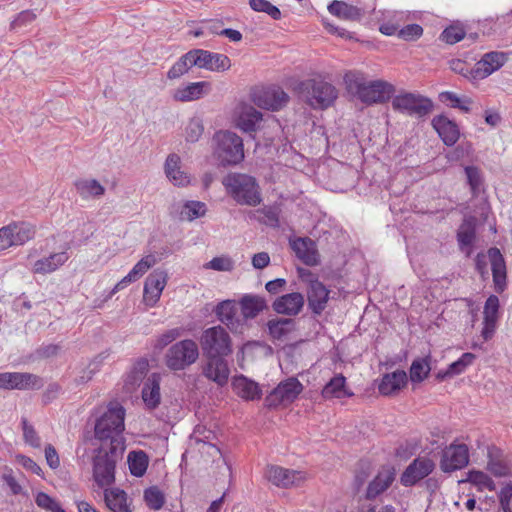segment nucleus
<instances>
[{"label":"nucleus","instance_id":"nucleus-28","mask_svg":"<svg viewBox=\"0 0 512 512\" xmlns=\"http://www.w3.org/2000/svg\"><path fill=\"white\" fill-rule=\"evenodd\" d=\"M218 320L227 326L232 332H241L243 328L242 320L236 318V307L233 301L225 300L220 302L214 310Z\"/></svg>","mask_w":512,"mask_h":512},{"label":"nucleus","instance_id":"nucleus-49","mask_svg":"<svg viewBox=\"0 0 512 512\" xmlns=\"http://www.w3.org/2000/svg\"><path fill=\"white\" fill-rule=\"evenodd\" d=\"M204 132V125L200 118H191L185 127V139L187 142H197Z\"/></svg>","mask_w":512,"mask_h":512},{"label":"nucleus","instance_id":"nucleus-25","mask_svg":"<svg viewBox=\"0 0 512 512\" xmlns=\"http://www.w3.org/2000/svg\"><path fill=\"white\" fill-rule=\"evenodd\" d=\"M488 256L491 262L495 291L502 293L507 286V272L504 257L498 248H490Z\"/></svg>","mask_w":512,"mask_h":512},{"label":"nucleus","instance_id":"nucleus-56","mask_svg":"<svg viewBox=\"0 0 512 512\" xmlns=\"http://www.w3.org/2000/svg\"><path fill=\"white\" fill-rule=\"evenodd\" d=\"M204 268L228 272L234 268V261L229 256L214 257L204 265Z\"/></svg>","mask_w":512,"mask_h":512},{"label":"nucleus","instance_id":"nucleus-19","mask_svg":"<svg viewBox=\"0 0 512 512\" xmlns=\"http://www.w3.org/2000/svg\"><path fill=\"white\" fill-rule=\"evenodd\" d=\"M267 479L275 486L289 488L298 486L305 481V474L301 471L290 470L280 466H269L266 471Z\"/></svg>","mask_w":512,"mask_h":512},{"label":"nucleus","instance_id":"nucleus-21","mask_svg":"<svg viewBox=\"0 0 512 512\" xmlns=\"http://www.w3.org/2000/svg\"><path fill=\"white\" fill-rule=\"evenodd\" d=\"M290 246L297 258L308 266H316L320 263V255L314 240L309 237H299L290 240Z\"/></svg>","mask_w":512,"mask_h":512},{"label":"nucleus","instance_id":"nucleus-8","mask_svg":"<svg viewBox=\"0 0 512 512\" xmlns=\"http://www.w3.org/2000/svg\"><path fill=\"white\" fill-rule=\"evenodd\" d=\"M200 346L205 357H226L232 353V339L221 325L205 329L200 337Z\"/></svg>","mask_w":512,"mask_h":512},{"label":"nucleus","instance_id":"nucleus-30","mask_svg":"<svg viewBox=\"0 0 512 512\" xmlns=\"http://www.w3.org/2000/svg\"><path fill=\"white\" fill-rule=\"evenodd\" d=\"M165 174L175 186H186L190 176L182 170L181 159L177 154H170L165 162Z\"/></svg>","mask_w":512,"mask_h":512},{"label":"nucleus","instance_id":"nucleus-57","mask_svg":"<svg viewBox=\"0 0 512 512\" xmlns=\"http://www.w3.org/2000/svg\"><path fill=\"white\" fill-rule=\"evenodd\" d=\"M155 264V256L147 255L135 264V266L129 272L130 276H133L136 280H138Z\"/></svg>","mask_w":512,"mask_h":512},{"label":"nucleus","instance_id":"nucleus-7","mask_svg":"<svg viewBox=\"0 0 512 512\" xmlns=\"http://www.w3.org/2000/svg\"><path fill=\"white\" fill-rule=\"evenodd\" d=\"M394 111L417 119L428 116L434 108L432 100L420 93L402 91L392 98Z\"/></svg>","mask_w":512,"mask_h":512},{"label":"nucleus","instance_id":"nucleus-43","mask_svg":"<svg viewBox=\"0 0 512 512\" xmlns=\"http://www.w3.org/2000/svg\"><path fill=\"white\" fill-rule=\"evenodd\" d=\"M148 456L144 451H132L128 454V464L132 475L141 477L148 467Z\"/></svg>","mask_w":512,"mask_h":512},{"label":"nucleus","instance_id":"nucleus-6","mask_svg":"<svg viewBox=\"0 0 512 512\" xmlns=\"http://www.w3.org/2000/svg\"><path fill=\"white\" fill-rule=\"evenodd\" d=\"M216 147L214 155L220 165H237L244 159L243 140L231 131H219L215 134Z\"/></svg>","mask_w":512,"mask_h":512},{"label":"nucleus","instance_id":"nucleus-48","mask_svg":"<svg viewBox=\"0 0 512 512\" xmlns=\"http://www.w3.org/2000/svg\"><path fill=\"white\" fill-rule=\"evenodd\" d=\"M439 100L442 103L449 104L452 108H458L464 112H469L470 110L471 100L469 98L461 99L454 92H441L439 94Z\"/></svg>","mask_w":512,"mask_h":512},{"label":"nucleus","instance_id":"nucleus-3","mask_svg":"<svg viewBox=\"0 0 512 512\" xmlns=\"http://www.w3.org/2000/svg\"><path fill=\"white\" fill-rule=\"evenodd\" d=\"M300 98L313 109H327L338 97L336 87L323 79H307L297 87Z\"/></svg>","mask_w":512,"mask_h":512},{"label":"nucleus","instance_id":"nucleus-46","mask_svg":"<svg viewBox=\"0 0 512 512\" xmlns=\"http://www.w3.org/2000/svg\"><path fill=\"white\" fill-rule=\"evenodd\" d=\"M476 359L475 354L467 352L464 353L457 361L451 363L442 377H452L459 375L465 371Z\"/></svg>","mask_w":512,"mask_h":512},{"label":"nucleus","instance_id":"nucleus-51","mask_svg":"<svg viewBox=\"0 0 512 512\" xmlns=\"http://www.w3.org/2000/svg\"><path fill=\"white\" fill-rule=\"evenodd\" d=\"M148 371V362L146 360H141L137 362L131 372L128 374L126 379V384L131 386H137L144 379L146 373Z\"/></svg>","mask_w":512,"mask_h":512},{"label":"nucleus","instance_id":"nucleus-1","mask_svg":"<svg viewBox=\"0 0 512 512\" xmlns=\"http://www.w3.org/2000/svg\"><path fill=\"white\" fill-rule=\"evenodd\" d=\"M124 419V407L118 402H110L106 411L96 420L95 438L107 446L124 447L122 437L125 429Z\"/></svg>","mask_w":512,"mask_h":512},{"label":"nucleus","instance_id":"nucleus-24","mask_svg":"<svg viewBox=\"0 0 512 512\" xmlns=\"http://www.w3.org/2000/svg\"><path fill=\"white\" fill-rule=\"evenodd\" d=\"M203 375L219 386H224L229 379L230 370L225 357H206Z\"/></svg>","mask_w":512,"mask_h":512},{"label":"nucleus","instance_id":"nucleus-55","mask_svg":"<svg viewBox=\"0 0 512 512\" xmlns=\"http://www.w3.org/2000/svg\"><path fill=\"white\" fill-rule=\"evenodd\" d=\"M430 366L425 359L413 361L410 368V378L413 382L423 381L429 374Z\"/></svg>","mask_w":512,"mask_h":512},{"label":"nucleus","instance_id":"nucleus-15","mask_svg":"<svg viewBox=\"0 0 512 512\" xmlns=\"http://www.w3.org/2000/svg\"><path fill=\"white\" fill-rule=\"evenodd\" d=\"M192 54L193 63L198 68L213 72H224L231 68V60L225 54L203 49H194Z\"/></svg>","mask_w":512,"mask_h":512},{"label":"nucleus","instance_id":"nucleus-63","mask_svg":"<svg viewBox=\"0 0 512 512\" xmlns=\"http://www.w3.org/2000/svg\"><path fill=\"white\" fill-rule=\"evenodd\" d=\"M500 504L504 512H512V484H506L499 495Z\"/></svg>","mask_w":512,"mask_h":512},{"label":"nucleus","instance_id":"nucleus-29","mask_svg":"<svg viewBox=\"0 0 512 512\" xmlns=\"http://www.w3.org/2000/svg\"><path fill=\"white\" fill-rule=\"evenodd\" d=\"M432 126L447 146H452L458 141L460 135L458 126L446 116L434 117Z\"/></svg>","mask_w":512,"mask_h":512},{"label":"nucleus","instance_id":"nucleus-5","mask_svg":"<svg viewBox=\"0 0 512 512\" xmlns=\"http://www.w3.org/2000/svg\"><path fill=\"white\" fill-rule=\"evenodd\" d=\"M124 447L101 444L94 451L93 478L99 487H106L115 481L116 463L122 457Z\"/></svg>","mask_w":512,"mask_h":512},{"label":"nucleus","instance_id":"nucleus-50","mask_svg":"<svg viewBox=\"0 0 512 512\" xmlns=\"http://www.w3.org/2000/svg\"><path fill=\"white\" fill-rule=\"evenodd\" d=\"M144 499L146 504L154 509L159 510L164 505V494L156 486H152L144 491Z\"/></svg>","mask_w":512,"mask_h":512},{"label":"nucleus","instance_id":"nucleus-27","mask_svg":"<svg viewBox=\"0 0 512 512\" xmlns=\"http://www.w3.org/2000/svg\"><path fill=\"white\" fill-rule=\"evenodd\" d=\"M211 89V83L208 81L193 82L177 88L173 98L179 102L195 101L209 94Z\"/></svg>","mask_w":512,"mask_h":512},{"label":"nucleus","instance_id":"nucleus-59","mask_svg":"<svg viewBox=\"0 0 512 512\" xmlns=\"http://www.w3.org/2000/svg\"><path fill=\"white\" fill-rule=\"evenodd\" d=\"M499 299L496 295H490L484 305V320L498 321Z\"/></svg>","mask_w":512,"mask_h":512},{"label":"nucleus","instance_id":"nucleus-17","mask_svg":"<svg viewBox=\"0 0 512 512\" xmlns=\"http://www.w3.org/2000/svg\"><path fill=\"white\" fill-rule=\"evenodd\" d=\"M233 117L238 128L244 132H254L262 121L263 115L252 104L240 102L234 108Z\"/></svg>","mask_w":512,"mask_h":512},{"label":"nucleus","instance_id":"nucleus-44","mask_svg":"<svg viewBox=\"0 0 512 512\" xmlns=\"http://www.w3.org/2000/svg\"><path fill=\"white\" fill-rule=\"evenodd\" d=\"M17 390H37L43 386L39 376L27 372H14Z\"/></svg>","mask_w":512,"mask_h":512},{"label":"nucleus","instance_id":"nucleus-47","mask_svg":"<svg viewBox=\"0 0 512 512\" xmlns=\"http://www.w3.org/2000/svg\"><path fill=\"white\" fill-rule=\"evenodd\" d=\"M468 481L475 485L478 490H495V483L490 476L482 471H470L468 474Z\"/></svg>","mask_w":512,"mask_h":512},{"label":"nucleus","instance_id":"nucleus-36","mask_svg":"<svg viewBox=\"0 0 512 512\" xmlns=\"http://www.w3.org/2000/svg\"><path fill=\"white\" fill-rule=\"evenodd\" d=\"M239 304L244 319H253L267 308L266 301L263 297L252 294L244 295Z\"/></svg>","mask_w":512,"mask_h":512},{"label":"nucleus","instance_id":"nucleus-11","mask_svg":"<svg viewBox=\"0 0 512 512\" xmlns=\"http://www.w3.org/2000/svg\"><path fill=\"white\" fill-rule=\"evenodd\" d=\"M303 391V385L295 378L290 377L281 381L265 398V406L273 409L279 406L286 407L294 402Z\"/></svg>","mask_w":512,"mask_h":512},{"label":"nucleus","instance_id":"nucleus-40","mask_svg":"<svg viewBox=\"0 0 512 512\" xmlns=\"http://www.w3.org/2000/svg\"><path fill=\"white\" fill-rule=\"evenodd\" d=\"M328 11L342 20L349 21L358 20L362 15L361 10L358 7L338 0H334L328 5Z\"/></svg>","mask_w":512,"mask_h":512},{"label":"nucleus","instance_id":"nucleus-60","mask_svg":"<svg viewBox=\"0 0 512 512\" xmlns=\"http://www.w3.org/2000/svg\"><path fill=\"white\" fill-rule=\"evenodd\" d=\"M465 36V32L463 28L457 26H450L446 28L442 34L441 38L448 44H455L462 40Z\"/></svg>","mask_w":512,"mask_h":512},{"label":"nucleus","instance_id":"nucleus-4","mask_svg":"<svg viewBox=\"0 0 512 512\" xmlns=\"http://www.w3.org/2000/svg\"><path fill=\"white\" fill-rule=\"evenodd\" d=\"M227 192L240 205L257 206L262 198L259 186L252 176L230 173L222 181Z\"/></svg>","mask_w":512,"mask_h":512},{"label":"nucleus","instance_id":"nucleus-26","mask_svg":"<svg viewBox=\"0 0 512 512\" xmlns=\"http://www.w3.org/2000/svg\"><path fill=\"white\" fill-rule=\"evenodd\" d=\"M304 306V296L301 293L293 292L278 297L273 302V309L279 314L296 316Z\"/></svg>","mask_w":512,"mask_h":512},{"label":"nucleus","instance_id":"nucleus-12","mask_svg":"<svg viewBox=\"0 0 512 512\" xmlns=\"http://www.w3.org/2000/svg\"><path fill=\"white\" fill-rule=\"evenodd\" d=\"M36 234L35 226L28 222H12L0 228L1 248L24 245Z\"/></svg>","mask_w":512,"mask_h":512},{"label":"nucleus","instance_id":"nucleus-64","mask_svg":"<svg viewBox=\"0 0 512 512\" xmlns=\"http://www.w3.org/2000/svg\"><path fill=\"white\" fill-rule=\"evenodd\" d=\"M423 29L420 25L409 24L399 31V36L404 40H413L420 37Z\"/></svg>","mask_w":512,"mask_h":512},{"label":"nucleus","instance_id":"nucleus-16","mask_svg":"<svg viewBox=\"0 0 512 512\" xmlns=\"http://www.w3.org/2000/svg\"><path fill=\"white\" fill-rule=\"evenodd\" d=\"M507 54L504 52L492 51L483 57L469 70V77L474 80H481L490 76L500 69L507 61Z\"/></svg>","mask_w":512,"mask_h":512},{"label":"nucleus","instance_id":"nucleus-35","mask_svg":"<svg viewBox=\"0 0 512 512\" xmlns=\"http://www.w3.org/2000/svg\"><path fill=\"white\" fill-rule=\"evenodd\" d=\"M232 386L235 393L244 400L253 401L261 397L258 383L243 375L235 377Z\"/></svg>","mask_w":512,"mask_h":512},{"label":"nucleus","instance_id":"nucleus-10","mask_svg":"<svg viewBox=\"0 0 512 512\" xmlns=\"http://www.w3.org/2000/svg\"><path fill=\"white\" fill-rule=\"evenodd\" d=\"M199 357V348L192 339H184L173 344L165 355V362L169 369L184 370L194 364Z\"/></svg>","mask_w":512,"mask_h":512},{"label":"nucleus","instance_id":"nucleus-31","mask_svg":"<svg viewBox=\"0 0 512 512\" xmlns=\"http://www.w3.org/2000/svg\"><path fill=\"white\" fill-rule=\"evenodd\" d=\"M487 456V469L495 477H506L511 475L512 468L500 449L496 447L489 448Z\"/></svg>","mask_w":512,"mask_h":512},{"label":"nucleus","instance_id":"nucleus-38","mask_svg":"<svg viewBox=\"0 0 512 512\" xmlns=\"http://www.w3.org/2000/svg\"><path fill=\"white\" fill-rule=\"evenodd\" d=\"M178 218L181 221H193L203 217L207 212V206L201 201H186L177 206Z\"/></svg>","mask_w":512,"mask_h":512},{"label":"nucleus","instance_id":"nucleus-54","mask_svg":"<svg viewBox=\"0 0 512 512\" xmlns=\"http://www.w3.org/2000/svg\"><path fill=\"white\" fill-rule=\"evenodd\" d=\"M35 502L38 507L49 512H65L61 505L51 496L44 492H38L35 496Z\"/></svg>","mask_w":512,"mask_h":512},{"label":"nucleus","instance_id":"nucleus-61","mask_svg":"<svg viewBox=\"0 0 512 512\" xmlns=\"http://www.w3.org/2000/svg\"><path fill=\"white\" fill-rule=\"evenodd\" d=\"M182 334L181 328H173L170 330L165 331L163 334H161L157 341H156V347L159 349H163L168 344L172 343L174 340L179 338Z\"/></svg>","mask_w":512,"mask_h":512},{"label":"nucleus","instance_id":"nucleus-14","mask_svg":"<svg viewBox=\"0 0 512 512\" xmlns=\"http://www.w3.org/2000/svg\"><path fill=\"white\" fill-rule=\"evenodd\" d=\"M469 463V449L466 444L452 443L441 454L440 468L443 472H453L464 468Z\"/></svg>","mask_w":512,"mask_h":512},{"label":"nucleus","instance_id":"nucleus-41","mask_svg":"<svg viewBox=\"0 0 512 512\" xmlns=\"http://www.w3.org/2000/svg\"><path fill=\"white\" fill-rule=\"evenodd\" d=\"M322 396L326 399L352 396L346 389V379L342 374L334 376L323 388Z\"/></svg>","mask_w":512,"mask_h":512},{"label":"nucleus","instance_id":"nucleus-34","mask_svg":"<svg viewBox=\"0 0 512 512\" xmlns=\"http://www.w3.org/2000/svg\"><path fill=\"white\" fill-rule=\"evenodd\" d=\"M406 383V372L403 370H396L392 373H387L382 377L378 389L382 395L388 396L398 392L406 385Z\"/></svg>","mask_w":512,"mask_h":512},{"label":"nucleus","instance_id":"nucleus-32","mask_svg":"<svg viewBox=\"0 0 512 512\" xmlns=\"http://www.w3.org/2000/svg\"><path fill=\"white\" fill-rule=\"evenodd\" d=\"M142 400L147 408L155 409L161 402L160 376L153 373L144 383L142 389Z\"/></svg>","mask_w":512,"mask_h":512},{"label":"nucleus","instance_id":"nucleus-42","mask_svg":"<svg viewBox=\"0 0 512 512\" xmlns=\"http://www.w3.org/2000/svg\"><path fill=\"white\" fill-rule=\"evenodd\" d=\"M77 193L83 198L100 197L105 188L95 179H79L74 183Z\"/></svg>","mask_w":512,"mask_h":512},{"label":"nucleus","instance_id":"nucleus-13","mask_svg":"<svg viewBox=\"0 0 512 512\" xmlns=\"http://www.w3.org/2000/svg\"><path fill=\"white\" fill-rule=\"evenodd\" d=\"M251 101L260 108L277 111L287 105L289 96L280 87L273 86L253 90Z\"/></svg>","mask_w":512,"mask_h":512},{"label":"nucleus","instance_id":"nucleus-18","mask_svg":"<svg viewBox=\"0 0 512 512\" xmlns=\"http://www.w3.org/2000/svg\"><path fill=\"white\" fill-rule=\"evenodd\" d=\"M167 280V273L160 269H156L148 275L143 291V299L146 305L152 307L159 301Z\"/></svg>","mask_w":512,"mask_h":512},{"label":"nucleus","instance_id":"nucleus-62","mask_svg":"<svg viewBox=\"0 0 512 512\" xmlns=\"http://www.w3.org/2000/svg\"><path fill=\"white\" fill-rule=\"evenodd\" d=\"M257 212L263 214V216H264L263 222L266 225H269L271 227H278L279 226V214H278V209L277 208H275V207H264L262 209H259Z\"/></svg>","mask_w":512,"mask_h":512},{"label":"nucleus","instance_id":"nucleus-37","mask_svg":"<svg viewBox=\"0 0 512 512\" xmlns=\"http://www.w3.org/2000/svg\"><path fill=\"white\" fill-rule=\"evenodd\" d=\"M68 260L66 252L51 254L49 257L37 260L33 266L36 274H47L54 272Z\"/></svg>","mask_w":512,"mask_h":512},{"label":"nucleus","instance_id":"nucleus-9","mask_svg":"<svg viewBox=\"0 0 512 512\" xmlns=\"http://www.w3.org/2000/svg\"><path fill=\"white\" fill-rule=\"evenodd\" d=\"M298 275L307 286L306 294L309 309L315 315L322 314L327 307L330 291L310 270L299 268Z\"/></svg>","mask_w":512,"mask_h":512},{"label":"nucleus","instance_id":"nucleus-22","mask_svg":"<svg viewBox=\"0 0 512 512\" xmlns=\"http://www.w3.org/2000/svg\"><path fill=\"white\" fill-rule=\"evenodd\" d=\"M476 222L473 216L465 217L457 230L458 247L467 257L471 256L476 242Z\"/></svg>","mask_w":512,"mask_h":512},{"label":"nucleus","instance_id":"nucleus-53","mask_svg":"<svg viewBox=\"0 0 512 512\" xmlns=\"http://www.w3.org/2000/svg\"><path fill=\"white\" fill-rule=\"evenodd\" d=\"M249 4L253 10L265 12L274 20L281 18V11L267 0H250Z\"/></svg>","mask_w":512,"mask_h":512},{"label":"nucleus","instance_id":"nucleus-58","mask_svg":"<svg viewBox=\"0 0 512 512\" xmlns=\"http://www.w3.org/2000/svg\"><path fill=\"white\" fill-rule=\"evenodd\" d=\"M465 174L467 177L468 184L472 190V193L476 194L480 190L483 183L482 175L479 168L475 166H466Z\"/></svg>","mask_w":512,"mask_h":512},{"label":"nucleus","instance_id":"nucleus-23","mask_svg":"<svg viewBox=\"0 0 512 512\" xmlns=\"http://www.w3.org/2000/svg\"><path fill=\"white\" fill-rule=\"evenodd\" d=\"M396 476L395 469L390 466L382 467L377 475L369 482L365 498L367 500H373L383 492H385L394 482Z\"/></svg>","mask_w":512,"mask_h":512},{"label":"nucleus","instance_id":"nucleus-33","mask_svg":"<svg viewBox=\"0 0 512 512\" xmlns=\"http://www.w3.org/2000/svg\"><path fill=\"white\" fill-rule=\"evenodd\" d=\"M104 501L112 512H132L127 493L119 488L105 489Z\"/></svg>","mask_w":512,"mask_h":512},{"label":"nucleus","instance_id":"nucleus-39","mask_svg":"<svg viewBox=\"0 0 512 512\" xmlns=\"http://www.w3.org/2000/svg\"><path fill=\"white\" fill-rule=\"evenodd\" d=\"M295 322L291 318H279L269 320L267 328L269 335L278 341H283L294 330Z\"/></svg>","mask_w":512,"mask_h":512},{"label":"nucleus","instance_id":"nucleus-20","mask_svg":"<svg viewBox=\"0 0 512 512\" xmlns=\"http://www.w3.org/2000/svg\"><path fill=\"white\" fill-rule=\"evenodd\" d=\"M435 468V463L428 457H418L408 465L401 475V483L404 486H412L428 476Z\"/></svg>","mask_w":512,"mask_h":512},{"label":"nucleus","instance_id":"nucleus-45","mask_svg":"<svg viewBox=\"0 0 512 512\" xmlns=\"http://www.w3.org/2000/svg\"><path fill=\"white\" fill-rule=\"evenodd\" d=\"M193 59L194 57L192 50L181 56L179 60L169 69L167 78L174 80L186 74L190 68L195 66Z\"/></svg>","mask_w":512,"mask_h":512},{"label":"nucleus","instance_id":"nucleus-2","mask_svg":"<svg viewBox=\"0 0 512 512\" xmlns=\"http://www.w3.org/2000/svg\"><path fill=\"white\" fill-rule=\"evenodd\" d=\"M344 81L347 89L366 104L385 103L395 92L391 83L384 80L366 81L362 74L356 72L347 73Z\"/></svg>","mask_w":512,"mask_h":512},{"label":"nucleus","instance_id":"nucleus-52","mask_svg":"<svg viewBox=\"0 0 512 512\" xmlns=\"http://www.w3.org/2000/svg\"><path fill=\"white\" fill-rule=\"evenodd\" d=\"M21 424L24 442L33 448H39L41 446V438L33 425L24 417L21 419Z\"/></svg>","mask_w":512,"mask_h":512}]
</instances>
